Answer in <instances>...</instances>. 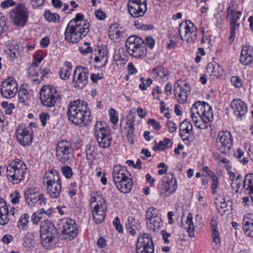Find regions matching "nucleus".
<instances>
[{"label":"nucleus","instance_id":"nucleus-1","mask_svg":"<svg viewBox=\"0 0 253 253\" xmlns=\"http://www.w3.org/2000/svg\"><path fill=\"white\" fill-rule=\"evenodd\" d=\"M83 15L78 13L67 25L64 35L65 39L68 42L77 43L88 33L89 23L83 21Z\"/></svg>","mask_w":253,"mask_h":253},{"label":"nucleus","instance_id":"nucleus-2","mask_svg":"<svg viewBox=\"0 0 253 253\" xmlns=\"http://www.w3.org/2000/svg\"><path fill=\"white\" fill-rule=\"evenodd\" d=\"M67 116L69 120L73 124L83 126L88 124L90 120L91 113L86 102L77 100L70 103Z\"/></svg>","mask_w":253,"mask_h":253},{"label":"nucleus","instance_id":"nucleus-3","mask_svg":"<svg viewBox=\"0 0 253 253\" xmlns=\"http://www.w3.org/2000/svg\"><path fill=\"white\" fill-rule=\"evenodd\" d=\"M191 112L195 126L200 129L207 128V124L213 118L211 107L204 101L195 102L192 106Z\"/></svg>","mask_w":253,"mask_h":253},{"label":"nucleus","instance_id":"nucleus-4","mask_svg":"<svg viewBox=\"0 0 253 253\" xmlns=\"http://www.w3.org/2000/svg\"><path fill=\"white\" fill-rule=\"evenodd\" d=\"M40 237L41 243L45 248L51 249L55 247L58 241L59 234L51 221L45 220L41 222Z\"/></svg>","mask_w":253,"mask_h":253},{"label":"nucleus","instance_id":"nucleus-5","mask_svg":"<svg viewBox=\"0 0 253 253\" xmlns=\"http://www.w3.org/2000/svg\"><path fill=\"white\" fill-rule=\"evenodd\" d=\"M126 48L128 54L134 58L142 59L146 55L145 42L137 36H131L127 39Z\"/></svg>","mask_w":253,"mask_h":253},{"label":"nucleus","instance_id":"nucleus-6","mask_svg":"<svg viewBox=\"0 0 253 253\" xmlns=\"http://www.w3.org/2000/svg\"><path fill=\"white\" fill-rule=\"evenodd\" d=\"M26 172V165L19 160L13 161L7 167V177L9 181L14 184H18L23 180Z\"/></svg>","mask_w":253,"mask_h":253},{"label":"nucleus","instance_id":"nucleus-7","mask_svg":"<svg viewBox=\"0 0 253 253\" xmlns=\"http://www.w3.org/2000/svg\"><path fill=\"white\" fill-rule=\"evenodd\" d=\"M74 149L71 142L63 140L59 141L56 147V156L57 160L63 164L69 163L73 156Z\"/></svg>","mask_w":253,"mask_h":253},{"label":"nucleus","instance_id":"nucleus-8","mask_svg":"<svg viewBox=\"0 0 253 253\" xmlns=\"http://www.w3.org/2000/svg\"><path fill=\"white\" fill-rule=\"evenodd\" d=\"M177 188L176 179L172 174L170 177L167 176L163 177L159 184L158 190L160 196L166 198L173 194Z\"/></svg>","mask_w":253,"mask_h":253},{"label":"nucleus","instance_id":"nucleus-9","mask_svg":"<svg viewBox=\"0 0 253 253\" xmlns=\"http://www.w3.org/2000/svg\"><path fill=\"white\" fill-rule=\"evenodd\" d=\"M178 32L181 40H186L188 43H193L197 39V29L190 20H186L185 23L180 24Z\"/></svg>","mask_w":253,"mask_h":253},{"label":"nucleus","instance_id":"nucleus-10","mask_svg":"<svg viewBox=\"0 0 253 253\" xmlns=\"http://www.w3.org/2000/svg\"><path fill=\"white\" fill-rule=\"evenodd\" d=\"M62 237L66 240H72L77 235L78 228L75 221L71 218L62 219L59 224Z\"/></svg>","mask_w":253,"mask_h":253},{"label":"nucleus","instance_id":"nucleus-11","mask_svg":"<svg viewBox=\"0 0 253 253\" xmlns=\"http://www.w3.org/2000/svg\"><path fill=\"white\" fill-rule=\"evenodd\" d=\"M40 99L42 105L46 107H52L59 98L56 89L49 86H43L40 91Z\"/></svg>","mask_w":253,"mask_h":253},{"label":"nucleus","instance_id":"nucleus-12","mask_svg":"<svg viewBox=\"0 0 253 253\" xmlns=\"http://www.w3.org/2000/svg\"><path fill=\"white\" fill-rule=\"evenodd\" d=\"M127 6L129 14L132 17H142L147 11V0H129Z\"/></svg>","mask_w":253,"mask_h":253},{"label":"nucleus","instance_id":"nucleus-13","mask_svg":"<svg viewBox=\"0 0 253 253\" xmlns=\"http://www.w3.org/2000/svg\"><path fill=\"white\" fill-rule=\"evenodd\" d=\"M173 91L178 102L184 104L187 102V95L190 91V87L188 83L179 80L174 84Z\"/></svg>","mask_w":253,"mask_h":253},{"label":"nucleus","instance_id":"nucleus-14","mask_svg":"<svg viewBox=\"0 0 253 253\" xmlns=\"http://www.w3.org/2000/svg\"><path fill=\"white\" fill-rule=\"evenodd\" d=\"M232 144V137L228 131H222L218 133L216 140V147L218 150L224 154H227Z\"/></svg>","mask_w":253,"mask_h":253},{"label":"nucleus","instance_id":"nucleus-15","mask_svg":"<svg viewBox=\"0 0 253 253\" xmlns=\"http://www.w3.org/2000/svg\"><path fill=\"white\" fill-rule=\"evenodd\" d=\"M154 246L151 237L148 234H143L137 240L136 246V253H153Z\"/></svg>","mask_w":253,"mask_h":253},{"label":"nucleus","instance_id":"nucleus-16","mask_svg":"<svg viewBox=\"0 0 253 253\" xmlns=\"http://www.w3.org/2000/svg\"><path fill=\"white\" fill-rule=\"evenodd\" d=\"M94 135L100 147L107 148L110 146L111 138L107 127H98L96 124L94 128Z\"/></svg>","mask_w":253,"mask_h":253},{"label":"nucleus","instance_id":"nucleus-17","mask_svg":"<svg viewBox=\"0 0 253 253\" xmlns=\"http://www.w3.org/2000/svg\"><path fill=\"white\" fill-rule=\"evenodd\" d=\"M25 198L26 203L30 207L34 206L38 202L41 206L44 205L46 203L43 195L38 192L37 188H28L25 192Z\"/></svg>","mask_w":253,"mask_h":253},{"label":"nucleus","instance_id":"nucleus-18","mask_svg":"<svg viewBox=\"0 0 253 253\" xmlns=\"http://www.w3.org/2000/svg\"><path fill=\"white\" fill-rule=\"evenodd\" d=\"M88 71L87 68L82 66L76 68L74 72L73 83L75 87L83 88L88 82Z\"/></svg>","mask_w":253,"mask_h":253},{"label":"nucleus","instance_id":"nucleus-19","mask_svg":"<svg viewBox=\"0 0 253 253\" xmlns=\"http://www.w3.org/2000/svg\"><path fill=\"white\" fill-rule=\"evenodd\" d=\"M11 17L14 24L23 26L28 19L27 9L23 5H19L11 12Z\"/></svg>","mask_w":253,"mask_h":253},{"label":"nucleus","instance_id":"nucleus-20","mask_svg":"<svg viewBox=\"0 0 253 253\" xmlns=\"http://www.w3.org/2000/svg\"><path fill=\"white\" fill-rule=\"evenodd\" d=\"M29 129H30L29 128ZM17 139L22 145L26 146H29L33 140V135L32 132L29 131L28 128L22 125L18 126L16 132Z\"/></svg>","mask_w":253,"mask_h":253},{"label":"nucleus","instance_id":"nucleus-21","mask_svg":"<svg viewBox=\"0 0 253 253\" xmlns=\"http://www.w3.org/2000/svg\"><path fill=\"white\" fill-rule=\"evenodd\" d=\"M2 96L6 98H11L17 92V85L15 81L8 78L2 82L0 89Z\"/></svg>","mask_w":253,"mask_h":253},{"label":"nucleus","instance_id":"nucleus-22","mask_svg":"<svg viewBox=\"0 0 253 253\" xmlns=\"http://www.w3.org/2000/svg\"><path fill=\"white\" fill-rule=\"evenodd\" d=\"M135 113L130 111L126 117V126L124 129L126 130V137L127 141L130 144H133L134 142L133 130L134 124L135 122Z\"/></svg>","mask_w":253,"mask_h":253},{"label":"nucleus","instance_id":"nucleus-23","mask_svg":"<svg viewBox=\"0 0 253 253\" xmlns=\"http://www.w3.org/2000/svg\"><path fill=\"white\" fill-rule=\"evenodd\" d=\"M241 14V12H237L227 15L230 23V36L228 39L230 44L233 42L235 37L236 30L240 26V24L237 23V21L240 19Z\"/></svg>","mask_w":253,"mask_h":253},{"label":"nucleus","instance_id":"nucleus-24","mask_svg":"<svg viewBox=\"0 0 253 253\" xmlns=\"http://www.w3.org/2000/svg\"><path fill=\"white\" fill-rule=\"evenodd\" d=\"M193 126L187 120L183 121L180 125L179 134L183 141L192 142L193 140Z\"/></svg>","mask_w":253,"mask_h":253},{"label":"nucleus","instance_id":"nucleus-25","mask_svg":"<svg viewBox=\"0 0 253 253\" xmlns=\"http://www.w3.org/2000/svg\"><path fill=\"white\" fill-rule=\"evenodd\" d=\"M230 106L234 115L239 118H242L247 113V106L245 102L240 99L233 100Z\"/></svg>","mask_w":253,"mask_h":253},{"label":"nucleus","instance_id":"nucleus-26","mask_svg":"<svg viewBox=\"0 0 253 253\" xmlns=\"http://www.w3.org/2000/svg\"><path fill=\"white\" fill-rule=\"evenodd\" d=\"M252 49V47H251L250 49L249 45H243L240 57V62L241 63L247 66L252 63L253 60V52Z\"/></svg>","mask_w":253,"mask_h":253},{"label":"nucleus","instance_id":"nucleus-27","mask_svg":"<svg viewBox=\"0 0 253 253\" xmlns=\"http://www.w3.org/2000/svg\"><path fill=\"white\" fill-rule=\"evenodd\" d=\"M224 71L221 66L216 62H212L208 64L206 67V73L210 76H213L216 78H219L223 74Z\"/></svg>","mask_w":253,"mask_h":253},{"label":"nucleus","instance_id":"nucleus-28","mask_svg":"<svg viewBox=\"0 0 253 253\" xmlns=\"http://www.w3.org/2000/svg\"><path fill=\"white\" fill-rule=\"evenodd\" d=\"M126 172L127 171L124 167L121 166H115L114 167L112 176L115 184L127 177Z\"/></svg>","mask_w":253,"mask_h":253},{"label":"nucleus","instance_id":"nucleus-29","mask_svg":"<svg viewBox=\"0 0 253 253\" xmlns=\"http://www.w3.org/2000/svg\"><path fill=\"white\" fill-rule=\"evenodd\" d=\"M151 73L157 81L162 80L163 82H165L169 80V74L168 70L162 66L154 68Z\"/></svg>","mask_w":253,"mask_h":253},{"label":"nucleus","instance_id":"nucleus-30","mask_svg":"<svg viewBox=\"0 0 253 253\" xmlns=\"http://www.w3.org/2000/svg\"><path fill=\"white\" fill-rule=\"evenodd\" d=\"M132 180L128 177L115 184L117 188L122 193H128L132 187Z\"/></svg>","mask_w":253,"mask_h":253},{"label":"nucleus","instance_id":"nucleus-31","mask_svg":"<svg viewBox=\"0 0 253 253\" xmlns=\"http://www.w3.org/2000/svg\"><path fill=\"white\" fill-rule=\"evenodd\" d=\"M8 209L3 199H0V224L5 225L8 222Z\"/></svg>","mask_w":253,"mask_h":253},{"label":"nucleus","instance_id":"nucleus-32","mask_svg":"<svg viewBox=\"0 0 253 253\" xmlns=\"http://www.w3.org/2000/svg\"><path fill=\"white\" fill-rule=\"evenodd\" d=\"M243 187L248 191L253 202V173H249L245 176Z\"/></svg>","mask_w":253,"mask_h":253},{"label":"nucleus","instance_id":"nucleus-33","mask_svg":"<svg viewBox=\"0 0 253 253\" xmlns=\"http://www.w3.org/2000/svg\"><path fill=\"white\" fill-rule=\"evenodd\" d=\"M244 230L246 234L253 238V215L248 214L243 219Z\"/></svg>","mask_w":253,"mask_h":253},{"label":"nucleus","instance_id":"nucleus-34","mask_svg":"<svg viewBox=\"0 0 253 253\" xmlns=\"http://www.w3.org/2000/svg\"><path fill=\"white\" fill-rule=\"evenodd\" d=\"M46 191L51 198H57L61 191V182L46 184Z\"/></svg>","mask_w":253,"mask_h":253},{"label":"nucleus","instance_id":"nucleus-35","mask_svg":"<svg viewBox=\"0 0 253 253\" xmlns=\"http://www.w3.org/2000/svg\"><path fill=\"white\" fill-rule=\"evenodd\" d=\"M43 180H46V184H54L61 182L59 174L55 170H51L44 174Z\"/></svg>","mask_w":253,"mask_h":253},{"label":"nucleus","instance_id":"nucleus-36","mask_svg":"<svg viewBox=\"0 0 253 253\" xmlns=\"http://www.w3.org/2000/svg\"><path fill=\"white\" fill-rule=\"evenodd\" d=\"M140 224L138 221L133 217L129 216L127 218L126 223V228L127 231L132 236L135 234V230H138L140 227Z\"/></svg>","mask_w":253,"mask_h":253},{"label":"nucleus","instance_id":"nucleus-37","mask_svg":"<svg viewBox=\"0 0 253 253\" xmlns=\"http://www.w3.org/2000/svg\"><path fill=\"white\" fill-rule=\"evenodd\" d=\"M107 207L105 203L104 199H102L101 200L97 201L96 205L94 208V210L92 211V213H96L99 214H104L106 216V212L107 211Z\"/></svg>","mask_w":253,"mask_h":253},{"label":"nucleus","instance_id":"nucleus-38","mask_svg":"<svg viewBox=\"0 0 253 253\" xmlns=\"http://www.w3.org/2000/svg\"><path fill=\"white\" fill-rule=\"evenodd\" d=\"M186 223L188 226V227L187 228V232L188 234V235L190 237H194L195 236V227L194 223L193 222V216L191 213H189L188 214L187 219L186 221Z\"/></svg>","mask_w":253,"mask_h":253},{"label":"nucleus","instance_id":"nucleus-39","mask_svg":"<svg viewBox=\"0 0 253 253\" xmlns=\"http://www.w3.org/2000/svg\"><path fill=\"white\" fill-rule=\"evenodd\" d=\"M122 33L115 25H112L109 29L108 35L111 40L117 42L121 37Z\"/></svg>","mask_w":253,"mask_h":253},{"label":"nucleus","instance_id":"nucleus-40","mask_svg":"<svg viewBox=\"0 0 253 253\" xmlns=\"http://www.w3.org/2000/svg\"><path fill=\"white\" fill-rule=\"evenodd\" d=\"M29 218L30 216L28 213L23 214L18 221V227L24 230H27L28 228V223L29 222Z\"/></svg>","mask_w":253,"mask_h":253},{"label":"nucleus","instance_id":"nucleus-41","mask_svg":"<svg viewBox=\"0 0 253 253\" xmlns=\"http://www.w3.org/2000/svg\"><path fill=\"white\" fill-rule=\"evenodd\" d=\"M159 210L153 207L149 208L146 213V222L151 223V221L158 217Z\"/></svg>","mask_w":253,"mask_h":253},{"label":"nucleus","instance_id":"nucleus-42","mask_svg":"<svg viewBox=\"0 0 253 253\" xmlns=\"http://www.w3.org/2000/svg\"><path fill=\"white\" fill-rule=\"evenodd\" d=\"M211 231L212 238L213 241L216 244L220 243V239L219 237V234L218 231L217 230V226L216 222L211 221Z\"/></svg>","mask_w":253,"mask_h":253},{"label":"nucleus","instance_id":"nucleus-43","mask_svg":"<svg viewBox=\"0 0 253 253\" xmlns=\"http://www.w3.org/2000/svg\"><path fill=\"white\" fill-rule=\"evenodd\" d=\"M45 19L49 22H58L60 20V16L56 13H51L49 10H45L43 14Z\"/></svg>","mask_w":253,"mask_h":253},{"label":"nucleus","instance_id":"nucleus-44","mask_svg":"<svg viewBox=\"0 0 253 253\" xmlns=\"http://www.w3.org/2000/svg\"><path fill=\"white\" fill-rule=\"evenodd\" d=\"M40 69H36L33 67H29L28 69V73L31 80L36 84L40 83V80L37 77L39 75Z\"/></svg>","mask_w":253,"mask_h":253},{"label":"nucleus","instance_id":"nucleus-45","mask_svg":"<svg viewBox=\"0 0 253 253\" xmlns=\"http://www.w3.org/2000/svg\"><path fill=\"white\" fill-rule=\"evenodd\" d=\"M162 219L158 217L152 219L151 223L146 222V224L150 229H152L154 231L161 227L162 225Z\"/></svg>","mask_w":253,"mask_h":253},{"label":"nucleus","instance_id":"nucleus-46","mask_svg":"<svg viewBox=\"0 0 253 253\" xmlns=\"http://www.w3.org/2000/svg\"><path fill=\"white\" fill-rule=\"evenodd\" d=\"M171 142V139L165 138L164 140L160 141L157 146L153 147L154 150H159V151H163L168 146V144Z\"/></svg>","mask_w":253,"mask_h":253},{"label":"nucleus","instance_id":"nucleus-47","mask_svg":"<svg viewBox=\"0 0 253 253\" xmlns=\"http://www.w3.org/2000/svg\"><path fill=\"white\" fill-rule=\"evenodd\" d=\"M45 212V210L41 209L35 212L31 217L32 221L34 224H38L42 218V214Z\"/></svg>","mask_w":253,"mask_h":253},{"label":"nucleus","instance_id":"nucleus-48","mask_svg":"<svg viewBox=\"0 0 253 253\" xmlns=\"http://www.w3.org/2000/svg\"><path fill=\"white\" fill-rule=\"evenodd\" d=\"M79 50L83 55H85L91 52L92 48L89 42H84L83 45L79 47Z\"/></svg>","mask_w":253,"mask_h":253},{"label":"nucleus","instance_id":"nucleus-49","mask_svg":"<svg viewBox=\"0 0 253 253\" xmlns=\"http://www.w3.org/2000/svg\"><path fill=\"white\" fill-rule=\"evenodd\" d=\"M211 178L212 182L211 185V189L212 190V193L214 194L216 192V189L218 185V178L214 173H211Z\"/></svg>","mask_w":253,"mask_h":253},{"label":"nucleus","instance_id":"nucleus-50","mask_svg":"<svg viewBox=\"0 0 253 253\" xmlns=\"http://www.w3.org/2000/svg\"><path fill=\"white\" fill-rule=\"evenodd\" d=\"M61 171L63 175L67 178H70L73 175L72 169L69 166H63L61 167Z\"/></svg>","mask_w":253,"mask_h":253},{"label":"nucleus","instance_id":"nucleus-51","mask_svg":"<svg viewBox=\"0 0 253 253\" xmlns=\"http://www.w3.org/2000/svg\"><path fill=\"white\" fill-rule=\"evenodd\" d=\"M237 5L234 0H231L227 9V15L238 12L237 11Z\"/></svg>","mask_w":253,"mask_h":253},{"label":"nucleus","instance_id":"nucleus-52","mask_svg":"<svg viewBox=\"0 0 253 253\" xmlns=\"http://www.w3.org/2000/svg\"><path fill=\"white\" fill-rule=\"evenodd\" d=\"M6 18L0 13V36L3 34L6 30Z\"/></svg>","mask_w":253,"mask_h":253},{"label":"nucleus","instance_id":"nucleus-53","mask_svg":"<svg viewBox=\"0 0 253 253\" xmlns=\"http://www.w3.org/2000/svg\"><path fill=\"white\" fill-rule=\"evenodd\" d=\"M109 115L111 122L116 124L118 121V117L116 110L112 108L109 109Z\"/></svg>","mask_w":253,"mask_h":253},{"label":"nucleus","instance_id":"nucleus-54","mask_svg":"<svg viewBox=\"0 0 253 253\" xmlns=\"http://www.w3.org/2000/svg\"><path fill=\"white\" fill-rule=\"evenodd\" d=\"M59 74L61 79L66 80L69 77L70 73L68 69L63 67L60 69Z\"/></svg>","mask_w":253,"mask_h":253},{"label":"nucleus","instance_id":"nucleus-55","mask_svg":"<svg viewBox=\"0 0 253 253\" xmlns=\"http://www.w3.org/2000/svg\"><path fill=\"white\" fill-rule=\"evenodd\" d=\"M147 124L152 126L154 129L156 131L160 130L161 126L159 122L156 121L155 119H150L147 121Z\"/></svg>","mask_w":253,"mask_h":253},{"label":"nucleus","instance_id":"nucleus-56","mask_svg":"<svg viewBox=\"0 0 253 253\" xmlns=\"http://www.w3.org/2000/svg\"><path fill=\"white\" fill-rule=\"evenodd\" d=\"M113 225L115 226L116 230L120 233H123V229L120 224V219L118 217H116L113 222Z\"/></svg>","mask_w":253,"mask_h":253},{"label":"nucleus","instance_id":"nucleus-57","mask_svg":"<svg viewBox=\"0 0 253 253\" xmlns=\"http://www.w3.org/2000/svg\"><path fill=\"white\" fill-rule=\"evenodd\" d=\"M15 4L16 2L13 0H5L1 2L0 6L2 8L6 9L15 5Z\"/></svg>","mask_w":253,"mask_h":253},{"label":"nucleus","instance_id":"nucleus-58","mask_svg":"<svg viewBox=\"0 0 253 253\" xmlns=\"http://www.w3.org/2000/svg\"><path fill=\"white\" fill-rule=\"evenodd\" d=\"M231 82L236 87H240L242 85L241 80L237 76H233L231 78Z\"/></svg>","mask_w":253,"mask_h":253},{"label":"nucleus","instance_id":"nucleus-59","mask_svg":"<svg viewBox=\"0 0 253 253\" xmlns=\"http://www.w3.org/2000/svg\"><path fill=\"white\" fill-rule=\"evenodd\" d=\"M167 126L168 130L170 133H173L177 129L176 125L173 122L170 121H168Z\"/></svg>","mask_w":253,"mask_h":253},{"label":"nucleus","instance_id":"nucleus-60","mask_svg":"<svg viewBox=\"0 0 253 253\" xmlns=\"http://www.w3.org/2000/svg\"><path fill=\"white\" fill-rule=\"evenodd\" d=\"M50 116L47 113H42L40 115V119L43 126H45L46 124L47 120L49 119Z\"/></svg>","mask_w":253,"mask_h":253},{"label":"nucleus","instance_id":"nucleus-61","mask_svg":"<svg viewBox=\"0 0 253 253\" xmlns=\"http://www.w3.org/2000/svg\"><path fill=\"white\" fill-rule=\"evenodd\" d=\"M96 17L99 20H103L106 18V14L101 9L95 11Z\"/></svg>","mask_w":253,"mask_h":253},{"label":"nucleus","instance_id":"nucleus-62","mask_svg":"<svg viewBox=\"0 0 253 253\" xmlns=\"http://www.w3.org/2000/svg\"><path fill=\"white\" fill-rule=\"evenodd\" d=\"M93 218L96 222V223H101L102 221H104L105 216H104V214H99L96 213H92Z\"/></svg>","mask_w":253,"mask_h":253},{"label":"nucleus","instance_id":"nucleus-63","mask_svg":"<svg viewBox=\"0 0 253 253\" xmlns=\"http://www.w3.org/2000/svg\"><path fill=\"white\" fill-rule=\"evenodd\" d=\"M162 92L160 87L158 86H156L152 89V94L153 96H155L154 99L159 100L160 96L159 95Z\"/></svg>","mask_w":253,"mask_h":253},{"label":"nucleus","instance_id":"nucleus-64","mask_svg":"<svg viewBox=\"0 0 253 253\" xmlns=\"http://www.w3.org/2000/svg\"><path fill=\"white\" fill-rule=\"evenodd\" d=\"M145 40H146V43H145L146 45H147L150 48L152 49L154 47V45H155L154 40L150 37H147L146 38Z\"/></svg>","mask_w":253,"mask_h":253}]
</instances>
